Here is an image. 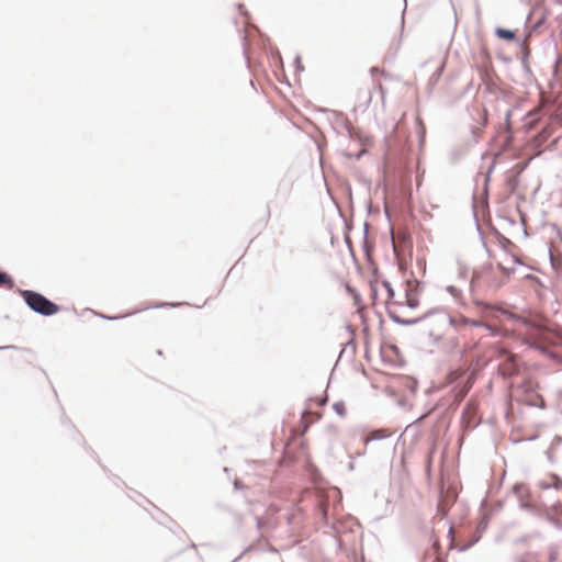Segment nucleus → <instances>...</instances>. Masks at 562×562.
<instances>
[{"instance_id":"obj_11","label":"nucleus","mask_w":562,"mask_h":562,"mask_svg":"<svg viewBox=\"0 0 562 562\" xmlns=\"http://www.w3.org/2000/svg\"><path fill=\"white\" fill-rule=\"evenodd\" d=\"M348 290H349L351 293H353V291H352L350 288H348ZM352 295H353V299H355V304L359 307V311H361V310H362V307H360V297H359V295H358V294H352Z\"/></svg>"},{"instance_id":"obj_10","label":"nucleus","mask_w":562,"mask_h":562,"mask_svg":"<svg viewBox=\"0 0 562 562\" xmlns=\"http://www.w3.org/2000/svg\"><path fill=\"white\" fill-rule=\"evenodd\" d=\"M0 286L12 288L11 278L3 271H0Z\"/></svg>"},{"instance_id":"obj_2","label":"nucleus","mask_w":562,"mask_h":562,"mask_svg":"<svg viewBox=\"0 0 562 562\" xmlns=\"http://www.w3.org/2000/svg\"><path fill=\"white\" fill-rule=\"evenodd\" d=\"M326 402V396L319 398H311L308 401L307 408L301 418V424L303 426L302 434H304L313 423H315L322 417V414L318 413L317 411H314V408L323 406Z\"/></svg>"},{"instance_id":"obj_6","label":"nucleus","mask_w":562,"mask_h":562,"mask_svg":"<svg viewBox=\"0 0 562 562\" xmlns=\"http://www.w3.org/2000/svg\"><path fill=\"white\" fill-rule=\"evenodd\" d=\"M538 485L542 490H547V488H550V487H554L557 490H560V488H562V481H561V479L558 475L551 474V475L548 476L547 480L540 481Z\"/></svg>"},{"instance_id":"obj_12","label":"nucleus","mask_w":562,"mask_h":562,"mask_svg":"<svg viewBox=\"0 0 562 562\" xmlns=\"http://www.w3.org/2000/svg\"><path fill=\"white\" fill-rule=\"evenodd\" d=\"M516 321H517L519 324H521V326H524V327H528V326H529L528 322H527L526 319H524V318H519V317H518Z\"/></svg>"},{"instance_id":"obj_9","label":"nucleus","mask_w":562,"mask_h":562,"mask_svg":"<svg viewBox=\"0 0 562 562\" xmlns=\"http://www.w3.org/2000/svg\"><path fill=\"white\" fill-rule=\"evenodd\" d=\"M23 296L27 303V305L35 311V292L33 291H24Z\"/></svg>"},{"instance_id":"obj_5","label":"nucleus","mask_w":562,"mask_h":562,"mask_svg":"<svg viewBox=\"0 0 562 562\" xmlns=\"http://www.w3.org/2000/svg\"><path fill=\"white\" fill-rule=\"evenodd\" d=\"M58 311H59V307L55 303L50 302L45 296L37 293V313L38 314L49 316V315L56 314Z\"/></svg>"},{"instance_id":"obj_4","label":"nucleus","mask_w":562,"mask_h":562,"mask_svg":"<svg viewBox=\"0 0 562 562\" xmlns=\"http://www.w3.org/2000/svg\"><path fill=\"white\" fill-rule=\"evenodd\" d=\"M506 358L499 363L498 370L504 376H512L518 372V360L515 355L505 352Z\"/></svg>"},{"instance_id":"obj_3","label":"nucleus","mask_w":562,"mask_h":562,"mask_svg":"<svg viewBox=\"0 0 562 562\" xmlns=\"http://www.w3.org/2000/svg\"><path fill=\"white\" fill-rule=\"evenodd\" d=\"M393 305L403 306L406 305L409 308H416L419 305V295L416 288L407 284L403 300L392 301Z\"/></svg>"},{"instance_id":"obj_7","label":"nucleus","mask_w":562,"mask_h":562,"mask_svg":"<svg viewBox=\"0 0 562 562\" xmlns=\"http://www.w3.org/2000/svg\"><path fill=\"white\" fill-rule=\"evenodd\" d=\"M389 432L384 429H379V430H374L372 432H370L366 439H364V443L367 445L369 441L371 440H380V439H384L386 437H389Z\"/></svg>"},{"instance_id":"obj_8","label":"nucleus","mask_w":562,"mask_h":562,"mask_svg":"<svg viewBox=\"0 0 562 562\" xmlns=\"http://www.w3.org/2000/svg\"><path fill=\"white\" fill-rule=\"evenodd\" d=\"M495 33L502 40H506V41L515 40V33L510 30L498 27V29H496Z\"/></svg>"},{"instance_id":"obj_1","label":"nucleus","mask_w":562,"mask_h":562,"mask_svg":"<svg viewBox=\"0 0 562 562\" xmlns=\"http://www.w3.org/2000/svg\"><path fill=\"white\" fill-rule=\"evenodd\" d=\"M372 304H392L394 291L386 281H374L370 283Z\"/></svg>"}]
</instances>
